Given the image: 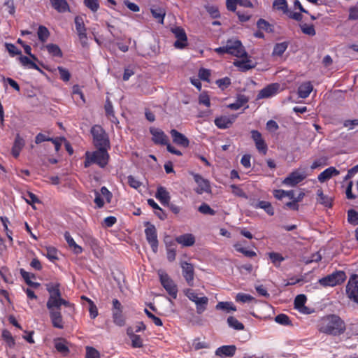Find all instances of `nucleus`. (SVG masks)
Listing matches in <instances>:
<instances>
[{
    "mask_svg": "<svg viewBox=\"0 0 358 358\" xmlns=\"http://www.w3.org/2000/svg\"><path fill=\"white\" fill-rule=\"evenodd\" d=\"M317 328L321 333L336 336L345 331L346 325L344 320L338 315L329 314L317 321Z\"/></svg>",
    "mask_w": 358,
    "mask_h": 358,
    "instance_id": "nucleus-1",
    "label": "nucleus"
},
{
    "mask_svg": "<svg viewBox=\"0 0 358 358\" xmlns=\"http://www.w3.org/2000/svg\"><path fill=\"white\" fill-rule=\"evenodd\" d=\"M109 159V155L105 148H98L94 152H86L85 167H89L92 164H96L100 167H105Z\"/></svg>",
    "mask_w": 358,
    "mask_h": 358,
    "instance_id": "nucleus-2",
    "label": "nucleus"
},
{
    "mask_svg": "<svg viewBox=\"0 0 358 358\" xmlns=\"http://www.w3.org/2000/svg\"><path fill=\"white\" fill-rule=\"evenodd\" d=\"M218 54H230L236 57L246 56V51L241 42L236 39H229L225 45L215 49Z\"/></svg>",
    "mask_w": 358,
    "mask_h": 358,
    "instance_id": "nucleus-3",
    "label": "nucleus"
},
{
    "mask_svg": "<svg viewBox=\"0 0 358 358\" xmlns=\"http://www.w3.org/2000/svg\"><path fill=\"white\" fill-rule=\"evenodd\" d=\"M308 170L306 167H299L288 175L282 180V184L289 187H294L303 181L308 176Z\"/></svg>",
    "mask_w": 358,
    "mask_h": 358,
    "instance_id": "nucleus-4",
    "label": "nucleus"
},
{
    "mask_svg": "<svg viewBox=\"0 0 358 358\" xmlns=\"http://www.w3.org/2000/svg\"><path fill=\"white\" fill-rule=\"evenodd\" d=\"M94 145L98 148H105L109 146V140L107 134L99 125H95L91 129Z\"/></svg>",
    "mask_w": 358,
    "mask_h": 358,
    "instance_id": "nucleus-5",
    "label": "nucleus"
},
{
    "mask_svg": "<svg viewBox=\"0 0 358 358\" xmlns=\"http://www.w3.org/2000/svg\"><path fill=\"white\" fill-rule=\"evenodd\" d=\"M345 279V273L343 271H338L320 279L319 282L322 285L334 287L341 284Z\"/></svg>",
    "mask_w": 358,
    "mask_h": 358,
    "instance_id": "nucleus-6",
    "label": "nucleus"
},
{
    "mask_svg": "<svg viewBox=\"0 0 358 358\" xmlns=\"http://www.w3.org/2000/svg\"><path fill=\"white\" fill-rule=\"evenodd\" d=\"M145 234L146 236V239L150 243L153 252H156L157 250L158 240L155 227L152 224L148 225L145 229Z\"/></svg>",
    "mask_w": 358,
    "mask_h": 358,
    "instance_id": "nucleus-7",
    "label": "nucleus"
},
{
    "mask_svg": "<svg viewBox=\"0 0 358 358\" xmlns=\"http://www.w3.org/2000/svg\"><path fill=\"white\" fill-rule=\"evenodd\" d=\"M279 87L280 85L278 83H273L268 85V86H266V87L263 88L259 91V92L257 94V99H261L270 98L278 93Z\"/></svg>",
    "mask_w": 358,
    "mask_h": 358,
    "instance_id": "nucleus-8",
    "label": "nucleus"
},
{
    "mask_svg": "<svg viewBox=\"0 0 358 358\" xmlns=\"http://www.w3.org/2000/svg\"><path fill=\"white\" fill-rule=\"evenodd\" d=\"M251 137L255 141L256 148L263 155H266L267 152V145L263 139L262 134L257 130L251 131Z\"/></svg>",
    "mask_w": 358,
    "mask_h": 358,
    "instance_id": "nucleus-9",
    "label": "nucleus"
},
{
    "mask_svg": "<svg viewBox=\"0 0 358 358\" xmlns=\"http://www.w3.org/2000/svg\"><path fill=\"white\" fill-rule=\"evenodd\" d=\"M240 58L241 59H236L234 62V65L236 66L239 70L242 71H246L255 67V64L250 60V57L248 55L247 52L246 56H243Z\"/></svg>",
    "mask_w": 358,
    "mask_h": 358,
    "instance_id": "nucleus-10",
    "label": "nucleus"
},
{
    "mask_svg": "<svg viewBox=\"0 0 358 358\" xmlns=\"http://www.w3.org/2000/svg\"><path fill=\"white\" fill-rule=\"evenodd\" d=\"M193 177L198 185V187L195 189L198 194H201L203 192L208 193L210 192V186L208 180L204 179L199 174H194Z\"/></svg>",
    "mask_w": 358,
    "mask_h": 358,
    "instance_id": "nucleus-11",
    "label": "nucleus"
},
{
    "mask_svg": "<svg viewBox=\"0 0 358 358\" xmlns=\"http://www.w3.org/2000/svg\"><path fill=\"white\" fill-rule=\"evenodd\" d=\"M172 32L175 35L177 41L174 43V46L178 48H182L187 44V36L185 31L180 27L172 29Z\"/></svg>",
    "mask_w": 358,
    "mask_h": 358,
    "instance_id": "nucleus-12",
    "label": "nucleus"
},
{
    "mask_svg": "<svg viewBox=\"0 0 358 358\" xmlns=\"http://www.w3.org/2000/svg\"><path fill=\"white\" fill-rule=\"evenodd\" d=\"M50 296L47 302V308L49 311L59 310L62 298L60 292H51Z\"/></svg>",
    "mask_w": 358,
    "mask_h": 358,
    "instance_id": "nucleus-13",
    "label": "nucleus"
},
{
    "mask_svg": "<svg viewBox=\"0 0 358 358\" xmlns=\"http://www.w3.org/2000/svg\"><path fill=\"white\" fill-rule=\"evenodd\" d=\"M170 133L173 138V141L175 143L184 148L188 147L189 141L185 135L178 132L176 129L171 130Z\"/></svg>",
    "mask_w": 358,
    "mask_h": 358,
    "instance_id": "nucleus-14",
    "label": "nucleus"
},
{
    "mask_svg": "<svg viewBox=\"0 0 358 358\" xmlns=\"http://www.w3.org/2000/svg\"><path fill=\"white\" fill-rule=\"evenodd\" d=\"M150 133L152 135V141L155 143L162 145L167 144V136L162 130L156 128H150Z\"/></svg>",
    "mask_w": 358,
    "mask_h": 358,
    "instance_id": "nucleus-15",
    "label": "nucleus"
},
{
    "mask_svg": "<svg viewBox=\"0 0 358 358\" xmlns=\"http://www.w3.org/2000/svg\"><path fill=\"white\" fill-rule=\"evenodd\" d=\"M158 275L164 288L166 291H172V289L175 287V285L173 281L169 278L167 273L163 270H159Z\"/></svg>",
    "mask_w": 358,
    "mask_h": 358,
    "instance_id": "nucleus-16",
    "label": "nucleus"
},
{
    "mask_svg": "<svg viewBox=\"0 0 358 358\" xmlns=\"http://www.w3.org/2000/svg\"><path fill=\"white\" fill-rule=\"evenodd\" d=\"M50 317L52 326L55 328L62 329L64 327V322L59 310H51L50 312Z\"/></svg>",
    "mask_w": 358,
    "mask_h": 358,
    "instance_id": "nucleus-17",
    "label": "nucleus"
},
{
    "mask_svg": "<svg viewBox=\"0 0 358 358\" xmlns=\"http://www.w3.org/2000/svg\"><path fill=\"white\" fill-rule=\"evenodd\" d=\"M24 145L25 141L24 138L21 137L19 134H17L11 150L12 155L14 157L17 158L19 157Z\"/></svg>",
    "mask_w": 358,
    "mask_h": 358,
    "instance_id": "nucleus-18",
    "label": "nucleus"
},
{
    "mask_svg": "<svg viewBox=\"0 0 358 358\" xmlns=\"http://www.w3.org/2000/svg\"><path fill=\"white\" fill-rule=\"evenodd\" d=\"M236 347L234 345H222L215 351V355L218 357H233L235 355Z\"/></svg>",
    "mask_w": 358,
    "mask_h": 358,
    "instance_id": "nucleus-19",
    "label": "nucleus"
},
{
    "mask_svg": "<svg viewBox=\"0 0 358 358\" xmlns=\"http://www.w3.org/2000/svg\"><path fill=\"white\" fill-rule=\"evenodd\" d=\"M67 344L68 342L63 338H57L54 339V345L56 350L64 356L69 353V348Z\"/></svg>",
    "mask_w": 358,
    "mask_h": 358,
    "instance_id": "nucleus-20",
    "label": "nucleus"
},
{
    "mask_svg": "<svg viewBox=\"0 0 358 358\" xmlns=\"http://www.w3.org/2000/svg\"><path fill=\"white\" fill-rule=\"evenodd\" d=\"M340 171L335 167L331 166L322 171L317 177L320 182H324L334 176L339 175Z\"/></svg>",
    "mask_w": 358,
    "mask_h": 358,
    "instance_id": "nucleus-21",
    "label": "nucleus"
},
{
    "mask_svg": "<svg viewBox=\"0 0 358 358\" xmlns=\"http://www.w3.org/2000/svg\"><path fill=\"white\" fill-rule=\"evenodd\" d=\"M176 241L183 247H190L194 244L195 237L192 234H185L177 236Z\"/></svg>",
    "mask_w": 358,
    "mask_h": 358,
    "instance_id": "nucleus-22",
    "label": "nucleus"
},
{
    "mask_svg": "<svg viewBox=\"0 0 358 358\" xmlns=\"http://www.w3.org/2000/svg\"><path fill=\"white\" fill-rule=\"evenodd\" d=\"M155 197L164 206L169 205L170 202L171 196L169 192L164 187H159L157 188Z\"/></svg>",
    "mask_w": 358,
    "mask_h": 358,
    "instance_id": "nucleus-23",
    "label": "nucleus"
},
{
    "mask_svg": "<svg viewBox=\"0 0 358 358\" xmlns=\"http://www.w3.org/2000/svg\"><path fill=\"white\" fill-rule=\"evenodd\" d=\"M181 267L182 273L187 282L190 284L194 278V267L192 264L187 262H182Z\"/></svg>",
    "mask_w": 358,
    "mask_h": 358,
    "instance_id": "nucleus-24",
    "label": "nucleus"
},
{
    "mask_svg": "<svg viewBox=\"0 0 358 358\" xmlns=\"http://www.w3.org/2000/svg\"><path fill=\"white\" fill-rule=\"evenodd\" d=\"M234 119V117L222 116L215 120V124L220 129H227L233 123Z\"/></svg>",
    "mask_w": 358,
    "mask_h": 358,
    "instance_id": "nucleus-25",
    "label": "nucleus"
},
{
    "mask_svg": "<svg viewBox=\"0 0 358 358\" xmlns=\"http://www.w3.org/2000/svg\"><path fill=\"white\" fill-rule=\"evenodd\" d=\"M313 85L310 82L302 83L298 89L299 96L303 99L307 98L313 91Z\"/></svg>",
    "mask_w": 358,
    "mask_h": 358,
    "instance_id": "nucleus-26",
    "label": "nucleus"
},
{
    "mask_svg": "<svg viewBox=\"0 0 358 358\" xmlns=\"http://www.w3.org/2000/svg\"><path fill=\"white\" fill-rule=\"evenodd\" d=\"M217 310H222L226 313L236 311V307L231 301L218 302L215 306Z\"/></svg>",
    "mask_w": 358,
    "mask_h": 358,
    "instance_id": "nucleus-27",
    "label": "nucleus"
},
{
    "mask_svg": "<svg viewBox=\"0 0 358 358\" xmlns=\"http://www.w3.org/2000/svg\"><path fill=\"white\" fill-rule=\"evenodd\" d=\"M64 238L66 241L69 248L73 251L74 253L80 254L82 252V248L75 242L69 232L66 231L64 233Z\"/></svg>",
    "mask_w": 358,
    "mask_h": 358,
    "instance_id": "nucleus-28",
    "label": "nucleus"
},
{
    "mask_svg": "<svg viewBox=\"0 0 358 358\" xmlns=\"http://www.w3.org/2000/svg\"><path fill=\"white\" fill-rule=\"evenodd\" d=\"M52 6L59 13L68 11L69 8L66 0H50Z\"/></svg>",
    "mask_w": 358,
    "mask_h": 358,
    "instance_id": "nucleus-29",
    "label": "nucleus"
},
{
    "mask_svg": "<svg viewBox=\"0 0 358 358\" xmlns=\"http://www.w3.org/2000/svg\"><path fill=\"white\" fill-rule=\"evenodd\" d=\"M317 201L318 203L326 207L331 206L332 199L327 195H324L322 189H317Z\"/></svg>",
    "mask_w": 358,
    "mask_h": 358,
    "instance_id": "nucleus-30",
    "label": "nucleus"
},
{
    "mask_svg": "<svg viewBox=\"0 0 358 358\" xmlns=\"http://www.w3.org/2000/svg\"><path fill=\"white\" fill-rule=\"evenodd\" d=\"M253 206L255 208L264 209L269 215H273L274 214V210L271 206V203L268 201H260L253 204Z\"/></svg>",
    "mask_w": 358,
    "mask_h": 358,
    "instance_id": "nucleus-31",
    "label": "nucleus"
},
{
    "mask_svg": "<svg viewBox=\"0 0 358 358\" xmlns=\"http://www.w3.org/2000/svg\"><path fill=\"white\" fill-rule=\"evenodd\" d=\"M112 315L113 322L116 325L122 327L125 324V318L122 313V310H113Z\"/></svg>",
    "mask_w": 358,
    "mask_h": 358,
    "instance_id": "nucleus-32",
    "label": "nucleus"
},
{
    "mask_svg": "<svg viewBox=\"0 0 358 358\" xmlns=\"http://www.w3.org/2000/svg\"><path fill=\"white\" fill-rule=\"evenodd\" d=\"M20 273L27 285H29L30 287H31L33 288L38 287V284L34 282V280H33L35 278V277L33 274L25 271L24 269L20 270Z\"/></svg>",
    "mask_w": 358,
    "mask_h": 358,
    "instance_id": "nucleus-33",
    "label": "nucleus"
},
{
    "mask_svg": "<svg viewBox=\"0 0 358 358\" xmlns=\"http://www.w3.org/2000/svg\"><path fill=\"white\" fill-rule=\"evenodd\" d=\"M208 303V299L206 296H201L199 300L196 301L195 303L196 313L198 314H202L206 310Z\"/></svg>",
    "mask_w": 358,
    "mask_h": 358,
    "instance_id": "nucleus-34",
    "label": "nucleus"
},
{
    "mask_svg": "<svg viewBox=\"0 0 358 358\" xmlns=\"http://www.w3.org/2000/svg\"><path fill=\"white\" fill-rule=\"evenodd\" d=\"M82 300H85L89 304L90 316L92 319H95L98 316V309L95 303L89 298L82 296Z\"/></svg>",
    "mask_w": 358,
    "mask_h": 358,
    "instance_id": "nucleus-35",
    "label": "nucleus"
},
{
    "mask_svg": "<svg viewBox=\"0 0 358 358\" xmlns=\"http://www.w3.org/2000/svg\"><path fill=\"white\" fill-rule=\"evenodd\" d=\"M227 324L231 328L238 331L243 330L245 328L244 324L233 316L227 318Z\"/></svg>",
    "mask_w": 358,
    "mask_h": 358,
    "instance_id": "nucleus-36",
    "label": "nucleus"
},
{
    "mask_svg": "<svg viewBox=\"0 0 358 358\" xmlns=\"http://www.w3.org/2000/svg\"><path fill=\"white\" fill-rule=\"evenodd\" d=\"M1 336L9 348H12L15 345V341L8 330L3 329L1 333Z\"/></svg>",
    "mask_w": 358,
    "mask_h": 358,
    "instance_id": "nucleus-37",
    "label": "nucleus"
},
{
    "mask_svg": "<svg viewBox=\"0 0 358 358\" xmlns=\"http://www.w3.org/2000/svg\"><path fill=\"white\" fill-rule=\"evenodd\" d=\"M346 291H358V275H352L348 280Z\"/></svg>",
    "mask_w": 358,
    "mask_h": 358,
    "instance_id": "nucleus-38",
    "label": "nucleus"
},
{
    "mask_svg": "<svg viewBox=\"0 0 358 358\" xmlns=\"http://www.w3.org/2000/svg\"><path fill=\"white\" fill-rule=\"evenodd\" d=\"M151 13L152 14V16L157 20L161 24L164 23V18L166 15V12L164 9L162 8H155L151 9Z\"/></svg>",
    "mask_w": 358,
    "mask_h": 358,
    "instance_id": "nucleus-39",
    "label": "nucleus"
},
{
    "mask_svg": "<svg viewBox=\"0 0 358 358\" xmlns=\"http://www.w3.org/2000/svg\"><path fill=\"white\" fill-rule=\"evenodd\" d=\"M275 322L284 326H292V323L288 315L284 313L279 314L275 317Z\"/></svg>",
    "mask_w": 358,
    "mask_h": 358,
    "instance_id": "nucleus-40",
    "label": "nucleus"
},
{
    "mask_svg": "<svg viewBox=\"0 0 358 358\" xmlns=\"http://www.w3.org/2000/svg\"><path fill=\"white\" fill-rule=\"evenodd\" d=\"M273 195L278 199H282L285 196L291 199H294V192L292 190L285 191L283 189H276L273 192Z\"/></svg>",
    "mask_w": 358,
    "mask_h": 358,
    "instance_id": "nucleus-41",
    "label": "nucleus"
},
{
    "mask_svg": "<svg viewBox=\"0 0 358 358\" xmlns=\"http://www.w3.org/2000/svg\"><path fill=\"white\" fill-rule=\"evenodd\" d=\"M236 301L237 302L241 303H256L257 300L250 296V294H238L236 296Z\"/></svg>",
    "mask_w": 358,
    "mask_h": 358,
    "instance_id": "nucleus-42",
    "label": "nucleus"
},
{
    "mask_svg": "<svg viewBox=\"0 0 358 358\" xmlns=\"http://www.w3.org/2000/svg\"><path fill=\"white\" fill-rule=\"evenodd\" d=\"M37 34L39 40L43 43L45 42L50 36V31L44 26H40L38 27Z\"/></svg>",
    "mask_w": 358,
    "mask_h": 358,
    "instance_id": "nucleus-43",
    "label": "nucleus"
},
{
    "mask_svg": "<svg viewBox=\"0 0 358 358\" xmlns=\"http://www.w3.org/2000/svg\"><path fill=\"white\" fill-rule=\"evenodd\" d=\"M19 59L23 66L29 69L40 70L38 66L34 62H32L29 57L26 56H20Z\"/></svg>",
    "mask_w": 358,
    "mask_h": 358,
    "instance_id": "nucleus-44",
    "label": "nucleus"
},
{
    "mask_svg": "<svg viewBox=\"0 0 358 358\" xmlns=\"http://www.w3.org/2000/svg\"><path fill=\"white\" fill-rule=\"evenodd\" d=\"M287 48V43L282 42L275 45L273 51V55L281 56Z\"/></svg>",
    "mask_w": 358,
    "mask_h": 358,
    "instance_id": "nucleus-45",
    "label": "nucleus"
},
{
    "mask_svg": "<svg viewBox=\"0 0 358 358\" xmlns=\"http://www.w3.org/2000/svg\"><path fill=\"white\" fill-rule=\"evenodd\" d=\"M300 28H301L302 32L305 34L312 36L315 35L316 32H315L314 26L313 24L301 23L300 24Z\"/></svg>",
    "mask_w": 358,
    "mask_h": 358,
    "instance_id": "nucleus-46",
    "label": "nucleus"
},
{
    "mask_svg": "<svg viewBox=\"0 0 358 358\" xmlns=\"http://www.w3.org/2000/svg\"><path fill=\"white\" fill-rule=\"evenodd\" d=\"M45 48L48 52L52 55L56 57H62V51L57 45L50 43L47 45Z\"/></svg>",
    "mask_w": 358,
    "mask_h": 358,
    "instance_id": "nucleus-47",
    "label": "nucleus"
},
{
    "mask_svg": "<svg viewBox=\"0 0 358 358\" xmlns=\"http://www.w3.org/2000/svg\"><path fill=\"white\" fill-rule=\"evenodd\" d=\"M273 6L275 9L282 10L285 13L287 12V3L286 0H275Z\"/></svg>",
    "mask_w": 358,
    "mask_h": 358,
    "instance_id": "nucleus-48",
    "label": "nucleus"
},
{
    "mask_svg": "<svg viewBox=\"0 0 358 358\" xmlns=\"http://www.w3.org/2000/svg\"><path fill=\"white\" fill-rule=\"evenodd\" d=\"M131 340V346L134 348H138L143 347V340L141 336L132 334L130 335Z\"/></svg>",
    "mask_w": 358,
    "mask_h": 358,
    "instance_id": "nucleus-49",
    "label": "nucleus"
},
{
    "mask_svg": "<svg viewBox=\"0 0 358 358\" xmlns=\"http://www.w3.org/2000/svg\"><path fill=\"white\" fill-rule=\"evenodd\" d=\"M85 358H101L99 352L93 347H86Z\"/></svg>",
    "mask_w": 358,
    "mask_h": 358,
    "instance_id": "nucleus-50",
    "label": "nucleus"
},
{
    "mask_svg": "<svg viewBox=\"0 0 358 358\" xmlns=\"http://www.w3.org/2000/svg\"><path fill=\"white\" fill-rule=\"evenodd\" d=\"M306 296L304 294L297 295L294 299V308L296 309L303 308L306 302Z\"/></svg>",
    "mask_w": 358,
    "mask_h": 358,
    "instance_id": "nucleus-51",
    "label": "nucleus"
},
{
    "mask_svg": "<svg viewBox=\"0 0 358 358\" xmlns=\"http://www.w3.org/2000/svg\"><path fill=\"white\" fill-rule=\"evenodd\" d=\"M75 24L77 33L85 32L86 28L84 24L83 20L81 17L76 16L75 17Z\"/></svg>",
    "mask_w": 358,
    "mask_h": 358,
    "instance_id": "nucleus-52",
    "label": "nucleus"
},
{
    "mask_svg": "<svg viewBox=\"0 0 358 358\" xmlns=\"http://www.w3.org/2000/svg\"><path fill=\"white\" fill-rule=\"evenodd\" d=\"M199 211L204 215H214L215 214V211L212 209L209 205L206 203H202L198 208Z\"/></svg>",
    "mask_w": 358,
    "mask_h": 358,
    "instance_id": "nucleus-53",
    "label": "nucleus"
},
{
    "mask_svg": "<svg viewBox=\"0 0 358 358\" xmlns=\"http://www.w3.org/2000/svg\"><path fill=\"white\" fill-rule=\"evenodd\" d=\"M348 222L353 224H358V213L354 210H350L348 213Z\"/></svg>",
    "mask_w": 358,
    "mask_h": 358,
    "instance_id": "nucleus-54",
    "label": "nucleus"
},
{
    "mask_svg": "<svg viewBox=\"0 0 358 358\" xmlns=\"http://www.w3.org/2000/svg\"><path fill=\"white\" fill-rule=\"evenodd\" d=\"M208 13L213 17L217 18L220 17L218 8L216 6L207 5L205 6Z\"/></svg>",
    "mask_w": 358,
    "mask_h": 358,
    "instance_id": "nucleus-55",
    "label": "nucleus"
},
{
    "mask_svg": "<svg viewBox=\"0 0 358 358\" xmlns=\"http://www.w3.org/2000/svg\"><path fill=\"white\" fill-rule=\"evenodd\" d=\"M57 69L59 73L60 78L65 82L69 81L71 77L69 71L62 66H59Z\"/></svg>",
    "mask_w": 358,
    "mask_h": 358,
    "instance_id": "nucleus-56",
    "label": "nucleus"
},
{
    "mask_svg": "<svg viewBox=\"0 0 358 358\" xmlns=\"http://www.w3.org/2000/svg\"><path fill=\"white\" fill-rule=\"evenodd\" d=\"M85 6L92 11L96 12L99 7L98 0H84Z\"/></svg>",
    "mask_w": 358,
    "mask_h": 358,
    "instance_id": "nucleus-57",
    "label": "nucleus"
},
{
    "mask_svg": "<svg viewBox=\"0 0 358 358\" xmlns=\"http://www.w3.org/2000/svg\"><path fill=\"white\" fill-rule=\"evenodd\" d=\"M230 187L231 189L232 193L234 195L240 196V197L247 198L245 193L238 186H236L235 185H231L230 186Z\"/></svg>",
    "mask_w": 358,
    "mask_h": 358,
    "instance_id": "nucleus-58",
    "label": "nucleus"
},
{
    "mask_svg": "<svg viewBox=\"0 0 358 358\" xmlns=\"http://www.w3.org/2000/svg\"><path fill=\"white\" fill-rule=\"evenodd\" d=\"M105 110H106V115L108 116L110 120L112 122H114L113 119H115V117L114 116V112H113V106H112L110 102L108 101L106 103V104L105 105Z\"/></svg>",
    "mask_w": 358,
    "mask_h": 358,
    "instance_id": "nucleus-59",
    "label": "nucleus"
},
{
    "mask_svg": "<svg viewBox=\"0 0 358 358\" xmlns=\"http://www.w3.org/2000/svg\"><path fill=\"white\" fill-rule=\"evenodd\" d=\"M343 126L347 127L348 130H352L358 127V119L346 120L343 122Z\"/></svg>",
    "mask_w": 358,
    "mask_h": 358,
    "instance_id": "nucleus-60",
    "label": "nucleus"
},
{
    "mask_svg": "<svg viewBox=\"0 0 358 358\" xmlns=\"http://www.w3.org/2000/svg\"><path fill=\"white\" fill-rule=\"evenodd\" d=\"M6 48L8 52L12 55H17L21 54V51L18 50L15 45L11 43H6Z\"/></svg>",
    "mask_w": 358,
    "mask_h": 358,
    "instance_id": "nucleus-61",
    "label": "nucleus"
},
{
    "mask_svg": "<svg viewBox=\"0 0 358 358\" xmlns=\"http://www.w3.org/2000/svg\"><path fill=\"white\" fill-rule=\"evenodd\" d=\"M269 257L272 262L275 264H280L284 260V258L282 257V255L276 252H271L269 254Z\"/></svg>",
    "mask_w": 358,
    "mask_h": 358,
    "instance_id": "nucleus-62",
    "label": "nucleus"
},
{
    "mask_svg": "<svg viewBox=\"0 0 358 358\" xmlns=\"http://www.w3.org/2000/svg\"><path fill=\"white\" fill-rule=\"evenodd\" d=\"M127 180L129 185L134 189H138L141 185V182L132 176H128Z\"/></svg>",
    "mask_w": 358,
    "mask_h": 358,
    "instance_id": "nucleus-63",
    "label": "nucleus"
},
{
    "mask_svg": "<svg viewBox=\"0 0 358 358\" xmlns=\"http://www.w3.org/2000/svg\"><path fill=\"white\" fill-rule=\"evenodd\" d=\"M349 19L351 20H358V6L350 8Z\"/></svg>",
    "mask_w": 358,
    "mask_h": 358,
    "instance_id": "nucleus-64",
    "label": "nucleus"
}]
</instances>
